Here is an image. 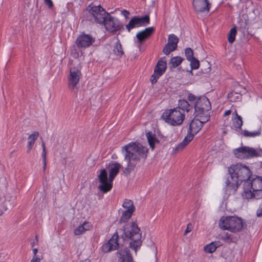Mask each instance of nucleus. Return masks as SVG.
<instances>
[{
    "mask_svg": "<svg viewBox=\"0 0 262 262\" xmlns=\"http://www.w3.org/2000/svg\"><path fill=\"white\" fill-rule=\"evenodd\" d=\"M230 176L225 182V191L227 194L234 193L243 181H249L252 171L249 167L242 164L232 165L228 168Z\"/></svg>",
    "mask_w": 262,
    "mask_h": 262,
    "instance_id": "obj_1",
    "label": "nucleus"
},
{
    "mask_svg": "<svg viewBox=\"0 0 262 262\" xmlns=\"http://www.w3.org/2000/svg\"><path fill=\"white\" fill-rule=\"evenodd\" d=\"M148 149L139 143L130 142L121 148V152L124 155L127 166L123 173L128 175L134 169L142 159L147 157Z\"/></svg>",
    "mask_w": 262,
    "mask_h": 262,
    "instance_id": "obj_2",
    "label": "nucleus"
},
{
    "mask_svg": "<svg viewBox=\"0 0 262 262\" xmlns=\"http://www.w3.org/2000/svg\"><path fill=\"white\" fill-rule=\"evenodd\" d=\"M192 107L185 100H180L178 106L174 108L165 111L162 115V118L168 124L177 126L181 125L185 117V112L188 113Z\"/></svg>",
    "mask_w": 262,
    "mask_h": 262,
    "instance_id": "obj_3",
    "label": "nucleus"
},
{
    "mask_svg": "<svg viewBox=\"0 0 262 262\" xmlns=\"http://www.w3.org/2000/svg\"><path fill=\"white\" fill-rule=\"evenodd\" d=\"M209 115H204L199 117L195 116L194 118L189 124V129L187 136L183 141L173 148L172 153L176 154L183 150L193 139L194 136L202 128L204 123L209 119Z\"/></svg>",
    "mask_w": 262,
    "mask_h": 262,
    "instance_id": "obj_4",
    "label": "nucleus"
},
{
    "mask_svg": "<svg viewBox=\"0 0 262 262\" xmlns=\"http://www.w3.org/2000/svg\"><path fill=\"white\" fill-rule=\"evenodd\" d=\"M106 167L108 169L109 177L107 178V172L106 169H101L98 178L100 185L98 189L103 193L110 191L113 187V181L118 173L121 165L117 162H110Z\"/></svg>",
    "mask_w": 262,
    "mask_h": 262,
    "instance_id": "obj_5",
    "label": "nucleus"
},
{
    "mask_svg": "<svg viewBox=\"0 0 262 262\" xmlns=\"http://www.w3.org/2000/svg\"><path fill=\"white\" fill-rule=\"evenodd\" d=\"M245 224L244 220L237 216H223L219 221V226L222 230L237 233L243 230Z\"/></svg>",
    "mask_w": 262,
    "mask_h": 262,
    "instance_id": "obj_6",
    "label": "nucleus"
},
{
    "mask_svg": "<svg viewBox=\"0 0 262 262\" xmlns=\"http://www.w3.org/2000/svg\"><path fill=\"white\" fill-rule=\"evenodd\" d=\"M123 235L125 237L131 240L130 247L135 250L136 253L137 250L142 244L141 232L135 223L126 224L122 229Z\"/></svg>",
    "mask_w": 262,
    "mask_h": 262,
    "instance_id": "obj_7",
    "label": "nucleus"
},
{
    "mask_svg": "<svg viewBox=\"0 0 262 262\" xmlns=\"http://www.w3.org/2000/svg\"><path fill=\"white\" fill-rule=\"evenodd\" d=\"M244 198L247 199H259L262 197V177L255 176L252 180L245 182L244 185Z\"/></svg>",
    "mask_w": 262,
    "mask_h": 262,
    "instance_id": "obj_8",
    "label": "nucleus"
},
{
    "mask_svg": "<svg viewBox=\"0 0 262 262\" xmlns=\"http://www.w3.org/2000/svg\"><path fill=\"white\" fill-rule=\"evenodd\" d=\"M87 9L94 17L95 22L100 25L104 23V20L109 15V13L106 12L100 5L95 6L90 4Z\"/></svg>",
    "mask_w": 262,
    "mask_h": 262,
    "instance_id": "obj_9",
    "label": "nucleus"
},
{
    "mask_svg": "<svg viewBox=\"0 0 262 262\" xmlns=\"http://www.w3.org/2000/svg\"><path fill=\"white\" fill-rule=\"evenodd\" d=\"M211 108L209 99L205 96L199 97L194 105L195 114L199 117L205 115H209L207 112Z\"/></svg>",
    "mask_w": 262,
    "mask_h": 262,
    "instance_id": "obj_10",
    "label": "nucleus"
},
{
    "mask_svg": "<svg viewBox=\"0 0 262 262\" xmlns=\"http://www.w3.org/2000/svg\"><path fill=\"white\" fill-rule=\"evenodd\" d=\"M102 25L104 26L107 32L113 33L120 31L123 28V25L120 20L116 17L111 16L110 14Z\"/></svg>",
    "mask_w": 262,
    "mask_h": 262,
    "instance_id": "obj_11",
    "label": "nucleus"
},
{
    "mask_svg": "<svg viewBox=\"0 0 262 262\" xmlns=\"http://www.w3.org/2000/svg\"><path fill=\"white\" fill-rule=\"evenodd\" d=\"M149 23V17L146 15L142 17L135 16L126 25V28L129 32L132 29L146 26Z\"/></svg>",
    "mask_w": 262,
    "mask_h": 262,
    "instance_id": "obj_12",
    "label": "nucleus"
},
{
    "mask_svg": "<svg viewBox=\"0 0 262 262\" xmlns=\"http://www.w3.org/2000/svg\"><path fill=\"white\" fill-rule=\"evenodd\" d=\"M167 64L164 58L160 59L156 66L153 74L151 76L150 81L154 84L156 83L159 78L165 72Z\"/></svg>",
    "mask_w": 262,
    "mask_h": 262,
    "instance_id": "obj_13",
    "label": "nucleus"
},
{
    "mask_svg": "<svg viewBox=\"0 0 262 262\" xmlns=\"http://www.w3.org/2000/svg\"><path fill=\"white\" fill-rule=\"evenodd\" d=\"M81 72L77 68H71L68 76V84L70 89L73 90L76 88L81 77Z\"/></svg>",
    "mask_w": 262,
    "mask_h": 262,
    "instance_id": "obj_14",
    "label": "nucleus"
},
{
    "mask_svg": "<svg viewBox=\"0 0 262 262\" xmlns=\"http://www.w3.org/2000/svg\"><path fill=\"white\" fill-rule=\"evenodd\" d=\"M95 39L91 35L82 33L76 40V43L79 48H86L94 42Z\"/></svg>",
    "mask_w": 262,
    "mask_h": 262,
    "instance_id": "obj_15",
    "label": "nucleus"
},
{
    "mask_svg": "<svg viewBox=\"0 0 262 262\" xmlns=\"http://www.w3.org/2000/svg\"><path fill=\"white\" fill-rule=\"evenodd\" d=\"M179 38L173 34H170L168 37V42L163 50V52L166 55H168L170 52L174 51L177 48Z\"/></svg>",
    "mask_w": 262,
    "mask_h": 262,
    "instance_id": "obj_16",
    "label": "nucleus"
},
{
    "mask_svg": "<svg viewBox=\"0 0 262 262\" xmlns=\"http://www.w3.org/2000/svg\"><path fill=\"white\" fill-rule=\"evenodd\" d=\"M118 239V235L117 233H114L108 242L102 246V251L104 253H107L116 250L119 247Z\"/></svg>",
    "mask_w": 262,
    "mask_h": 262,
    "instance_id": "obj_17",
    "label": "nucleus"
},
{
    "mask_svg": "<svg viewBox=\"0 0 262 262\" xmlns=\"http://www.w3.org/2000/svg\"><path fill=\"white\" fill-rule=\"evenodd\" d=\"M210 4L208 0H193V6L197 12H209Z\"/></svg>",
    "mask_w": 262,
    "mask_h": 262,
    "instance_id": "obj_18",
    "label": "nucleus"
},
{
    "mask_svg": "<svg viewBox=\"0 0 262 262\" xmlns=\"http://www.w3.org/2000/svg\"><path fill=\"white\" fill-rule=\"evenodd\" d=\"M154 31L152 27H148L144 30L138 32L136 34V37L140 44L142 43L147 38H148Z\"/></svg>",
    "mask_w": 262,
    "mask_h": 262,
    "instance_id": "obj_19",
    "label": "nucleus"
},
{
    "mask_svg": "<svg viewBox=\"0 0 262 262\" xmlns=\"http://www.w3.org/2000/svg\"><path fill=\"white\" fill-rule=\"evenodd\" d=\"M118 254L120 262H134L129 250L127 248L120 250Z\"/></svg>",
    "mask_w": 262,
    "mask_h": 262,
    "instance_id": "obj_20",
    "label": "nucleus"
},
{
    "mask_svg": "<svg viewBox=\"0 0 262 262\" xmlns=\"http://www.w3.org/2000/svg\"><path fill=\"white\" fill-rule=\"evenodd\" d=\"M92 225L90 222H84L82 224L78 226L74 230V234L75 235H80L83 234L86 231H89L92 228Z\"/></svg>",
    "mask_w": 262,
    "mask_h": 262,
    "instance_id": "obj_21",
    "label": "nucleus"
},
{
    "mask_svg": "<svg viewBox=\"0 0 262 262\" xmlns=\"http://www.w3.org/2000/svg\"><path fill=\"white\" fill-rule=\"evenodd\" d=\"M39 136V133L35 131L33 132L27 139V152H30L33 148V146Z\"/></svg>",
    "mask_w": 262,
    "mask_h": 262,
    "instance_id": "obj_22",
    "label": "nucleus"
},
{
    "mask_svg": "<svg viewBox=\"0 0 262 262\" xmlns=\"http://www.w3.org/2000/svg\"><path fill=\"white\" fill-rule=\"evenodd\" d=\"M15 198L9 195L5 196V200L2 204V207L5 211L12 209L15 204Z\"/></svg>",
    "mask_w": 262,
    "mask_h": 262,
    "instance_id": "obj_23",
    "label": "nucleus"
},
{
    "mask_svg": "<svg viewBox=\"0 0 262 262\" xmlns=\"http://www.w3.org/2000/svg\"><path fill=\"white\" fill-rule=\"evenodd\" d=\"M148 144L151 150H154L156 144L159 142L156 135L151 132H148L146 134Z\"/></svg>",
    "mask_w": 262,
    "mask_h": 262,
    "instance_id": "obj_24",
    "label": "nucleus"
},
{
    "mask_svg": "<svg viewBox=\"0 0 262 262\" xmlns=\"http://www.w3.org/2000/svg\"><path fill=\"white\" fill-rule=\"evenodd\" d=\"M219 246V242H213L204 246V250L206 253H212L215 251Z\"/></svg>",
    "mask_w": 262,
    "mask_h": 262,
    "instance_id": "obj_25",
    "label": "nucleus"
},
{
    "mask_svg": "<svg viewBox=\"0 0 262 262\" xmlns=\"http://www.w3.org/2000/svg\"><path fill=\"white\" fill-rule=\"evenodd\" d=\"M122 207L125 210L134 212L135 211V206L131 200L125 199L122 204Z\"/></svg>",
    "mask_w": 262,
    "mask_h": 262,
    "instance_id": "obj_26",
    "label": "nucleus"
},
{
    "mask_svg": "<svg viewBox=\"0 0 262 262\" xmlns=\"http://www.w3.org/2000/svg\"><path fill=\"white\" fill-rule=\"evenodd\" d=\"M261 128H259L256 130L252 132L244 130L243 131L242 134L245 137L254 138L257 136H259L261 134Z\"/></svg>",
    "mask_w": 262,
    "mask_h": 262,
    "instance_id": "obj_27",
    "label": "nucleus"
},
{
    "mask_svg": "<svg viewBox=\"0 0 262 262\" xmlns=\"http://www.w3.org/2000/svg\"><path fill=\"white\" fill-rule=\"evenodd\" d=\"M236 117L233 119V125L234 127L241 128L243 125V120L241 116L238 115L236 111L234 112Z\"/></svg>",
    "mask_w": 262,
    "mask_h": 262,
    "instance_id": "obj_28",
    "label": "nucleus"
},
{
    "mask_svg": "<svg viewBox=\"0 0 262 262\" xmlns=\"http://www.w3.org/2000/svg\"><path fill=\"white\" fill-rule=\"evenodd\" d=\"M183 58L180 56H176L172 58L169 62L170 68H176L178 67L182 62Z\"/></svg>",
    "mask_w": 262,
    "mask_h": 262,
    "instance_id": "obj_29",
    "label": "nucleus"
},
{
    "mask_svg": "<svg viewBox=\"0 0 262 262\" xmlns=\"http://www.w3.org/2000/svg\"><path fill=\"white\" fill-rule=\"evenodd\" d=\"M113 52L116 55L119 57L122 56L124 54L122 46L119 41H118L115 43L114 47Z\"/></svg>",
    "mask_w": 262,
    "mask_h": 262,
    "instance_id": "obj_30",
    "label": "nucleus"
},
{
    "mask_svg": "<svg viewBox=\"0 0 262 262\" xmlns=\"http://www.w3.org/2000/svg\"><path fill=\"white\" fill-rule=\"evenodd\" d=\"M236 33L237 31L236 26L233 27L230 29L229 33L228 35V40L230 43H232L234 41Z\"/></svg>",
    "mask_w": 262,
    "mask_h": 262,
    "instance_id": "obj_31",
    "label": "nucleus"
},
{
    "mask_svg": "<svg viewBox=\"0 0 262 262\" xmlns=\"http://www.w3.org/2000/svg\"><path fill=\"white\" fill-rule=\"evenodd\" d=\"M134 211L124 210L120 217V222L122 223L126 222L132 216Z\"/></svg>",
    "mask_w": 262,
    "mask_h": 262,
    "instance_id": "obj_32",
    "label": "nucleus"
},
{
    "mask_svg": "<svg viewBox=\"0 0 262 262\" xmlns=\"http://www.w3.org/2000/svg\"><path fill=\"white\" fill-rule=\"evenodd\" d=\"M241 97L240 94L235 92H231L228 94V97L229 100L233 102L239 100Z\"/></svg>",
    "mask_w": 262,
    "mask_h": 262,
    "instance_id": "obj_33",
    "label": "nucleus"
},
{
    "mask_svg": "<svg viewBox=\"0 0 262 262\" xmlns=\"http://www.w3.org/2000/svg\"><path fill=\"white\" fill-rule=\"evenodd\" d=\"M223 240L228 243H234L236 241V238L233 235L226 233L222 238Z\"/></svg>",
    "mask_w": 262,
    "mask_h": 262,
    "instance_id": "obj_34",
    "label": "nucleus"
},
{
    "mask_svg": "<svg viewBox=\"0 0 262 262\" xmlns=\"http://www.w3.org/2000/svg\"><path fill=\"white\" fill-rule=\"evenodd\" d=\"M185 54L186 58L188 60H190L192 59L193 58H194L193 51L190 48H187L185 49Z\"/></svg>",
    "mask_w": 262,
    "mask_h": 262,
    "instance_id": "obj_35",
    "label": "nucleus"
},
{
    "mask_svg": "<svg viewBox=\"0 0 262 262\" xmlns=\"http://www.w3.org/2000/svg\"><path fill=\"white\" fill-rule=\"evenodd\" d=\"M190 62L191 68L192 69H198L200 66L199 61L195 58H193L192 59L189 60Z\"/></svg>",
    "mask_w": 262,
    "mask_h": 262,
    "instance_id": "obj_36",
    "label": "nucleus"
},
{
    "mask_svg": "<svg viewBox=\"0 0 262 262\" xmlns=\"http://www.w3.org/2000/svg\"><path fill=\"white\" fill-rule=\"evenodd\" d=\"M187 99H188V100L190 102L193 103L195 105V103L196 101L197 100V99H198V98L196 97L192 94H189L187 96Z\"/></svg>",
    "mask_w": 262,
    "mask_h": 262,
    "instance_id": "obj_37",
    "label": "nucleus"
},
{
    "mask_svg": "<svg viewBox=\"0 0 262 262\" xmlns=\"http://www.w3.org/2000/svg\"><path fill=\"white\" fill-rule=\"evenodd\" d=\"M193 226L191 223L188 224L186 229L184 232V235H187L188 233L191 232L193 229Z\"/></svg>",
    "mask_w": 262,
    "mask_h": 262,
    "instance_id": "obj_38",
    "label": "nucleus"
},
{
    "mask_svg": "<svg viewBox=\"0 0 262 262\" xmlns=\"http://www.w3.org/2000/svg\"><path fill=\"white\" fill-rule=\"evenodd\" d=\"M41 257L37 256H33L30 262H40Z\"/></svg>",
    "mask_w": 262,
    "mask_h": 262,
    "instance_id": "obj_39",
    "label": "nucleus"
},
{
    "mask_svg": "<svg viewBox=\"0 0 262 262\" xmlns=\"http://www.w3.org/2000/svg\"><path fill=\"white\" fill-rule=\"evenodd\" d=\"M44 2L49 8H52L53 6V2L51 0H44Z\"/></svg>",
    "mask_w": 262,
    "mask_h": 262,
    "instance_id": "obj_40",
    "label": "nucleus"
},
{
    "mask_svg": "<svg viewBox=\"0 0 262 262\" xmlns=\"http://www.w3.org/2000/svg\"><path fill=\"white\" fill-rule=\"evenodd\" d=\"M121 13L126 18H127L128 15H129V11L126 10H122Z\"/></svg>",
    "mask_w": 262,
    "mask_h": 262,
    "instance_id": "obj_41",
    "label": "nucleus"
},
{
    "mask_svg": "<svg viewBox=\"0 0 262 262\" xmlns=\"http://www.w3.org/2000/svg\"><path fill=\"white\" fill-rule=\"evenodd\" d=\"M41 155H42L43 161H46V157H47L46 149L42 150Z\"/></svg>",
    "mask_w": 262,
    "mask_h": 262,
    "instance_id": "obj_42",
    "label": "nucleus"
},
{
    "mask_svg": "<svg viewBox=\"0 0 262 262\" xmlns=\"http://www.w3.org/2000/svg\"><path fill=\"white\" fill-rule=\"evenodd\" d=\"M231 111L230 110H227L225 112L224 115V116H228L231 114Z\"/></svg>",
    "mask_w": 262,
    "mask_h": 262,
    "instance_id": "obj_43",
    "label": "nucleus"
},
{
    "mask_svg": "<svg viewBox=\"0 0 262 262\" xmlns=\"http://www.w3.org/2000/svg\"><path fill=\"white\" fill-rule=\"evenodd\" d=\"M37 252V249H36V248L33 249V253L34 256H37L36 255Z\"/></svg>",
    "mask_w": 262,
    "mask_h": 262,
    "instance_id": "obj_44",
    "label": "nucleus"
},
{
    "mask_svg": "<svg viewBox=\"0 0 262 262\" xmlns=\"http://www.w3.org/2000/svg\"><path fill=\"white\" fill-rule=\"evenodd\" d=\"M43 171H45L46 169V166H47L46 161H43Z\"/></svg>",
    "mask_w": 262,
    "mask_h": 262,
    "instance_id": "obj_45",
    "label": "nucleus"
},
{
    "mask_svg": "<svg viewBox=\"0 0 262 262\" xmlns=\"http://www.w3.org/2000/svg\"><path fill=\"white\" fill-rule=\"evenodd\" d=\"M41 146H42V150L46 149L45 144L43 142H42Z\"/></svg>",
    "mask_w": 262,
    "mask_h": 262,
    "instance_id": "obj_46",
    "label": "nucleus"
},
{
    "mask_svg": "<svg viewBox=\"0 0 262 262\" xmlns=\"http://www.w3.org/2000/svg\"><path fill=\"white\" fill-rule=\"evenodd\" d=\"M3 214V211L0 209V216Z\"/></svg>",
    "mask_w": 262,
    "mask_h": 262,
    "instance_id": "obj_47",
    "label": "nucleus"
},
{
    "mask_svg": "<svg viewBox=\"0 0 262 262\" xmlns=\"http://www.w3.org/2000/svg\"><path fill=\"white\" fill-rule=\"evenodd\" d=\"M80 262H90V261L88 259H85V260H82V261H81Z\"/></svg>",
    "mask_w": 262,
    "mask_h": 262,
    "instance_id": "obj_48",
    "label": "nucleus"
},
{
    "mask_svg": "<svg viewBox=\"0 0 262 262\" xmlns=\"http://www.w3.org/2000/svg\"><path fill=\"white\" fill-rule=\"evenodd\" d=\"M34 243H33L32 244V247H33V246H34Z\"/></svg>",
    "mask_w": 262,
    "mask_h": 262,
    "instance_id": "obj_49",
    "label": "nucleus"
}]
</instances>
